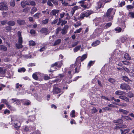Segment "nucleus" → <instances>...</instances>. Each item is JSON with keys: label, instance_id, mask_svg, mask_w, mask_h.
<instances>
[{"label": "nucleus", "instance_id": "obj_52", "mask_svg": "<svg viewBox=\"0 0 134 134\" xmlns=\"http://www.w3.org/2000/svg\"><path fill=\"white\" fill-rule=\"evenodd\" d=\"M5 87V85H3L2 84H0V91L3 90V88H4Z\"/></svg>", "mask_w": 134, "mask_h": 134}, {"label": "nucleus", "instance_id": "obj_17", "mask_svg": "<svg viewBox=\"0 0 134 134\" xmlns=\"http://www.w3.org/2000/svg\"><path fill=\"white\" fill-rule=\"evenodd\" d=\"M40 32L42 34L46 33V34H47L48 32V30L46 28H43L41 30Z\"/></svg>", "mask_w": 134, "mask_h": 134}, {"label": "nucleus", "instance_id": "obj_9", "mask_svg": "<svg viewBox=\"0 0 134 134\" xmlns=\"http://www.w3.org/2000/svg\"><path fill=\"white\" fill-rule=\"evenodd\" d=\"M53 93L54 94H58L60 92L61 89L57 87H54L53 88Z\"/></svg>", "mask_w": 134, "mask_h": 134}, {"label": "nucleus", "instance_id": "obj_37", "mask_svg": "<svg viewBox=\"0 0 134 134\" xmlns=\"http://www.w3.org/2000/svg\"><path fill=\"white\" fill-rule=\"evenodd\" d=\"M29 5H31L32 6H35L36 4L35 2L34 1H31L29 3Z\"/></svg>", "mask_w": 134, "mask_h": 134}, {"label": "nucleus", "instance_id": "obj_5", "mask_svg": "<svg viewBox=\"0 0 134 134\" xmlns=\"http://www.w3.org/2000/svg\"><path fill=\"white\" fill-rule=\"evenodd\" d=\"M8 9L7 5L4 2H0V10H6Z\"/></svg>", "mask_w": 134, "mask_h": 134}, {"label": "nucleus", "instance_id": "obj_10", "mask_svg": "<svg viewBox=\"0 0 134 134\" xmlns=\"http://www.w3.org/2000/svg\"><path fill=\"white\" fill-rule=\"evenodd\" d=\"M121 78L123 80L125 81L126 82L128 83L130 81H131V80L128 77L126 76H123Z\"/></svg>", "mask_w": 134, "mask_h": 134}, {"label": "nucleus", "instance_id": "obj_24", "mask_svg": "<svg viewBox=\"0 0 134 134\" xmlns=\"http://www.w3.org/2000/svg\"><path fill=\"white\" fill-rule=\"evenodd\" d=\"M124 57L126 59L130 60L131 59V57L127 53H125L124 54Z\"/></svg>", "mask_w": 134, "mask_h": 134}, {"label": "nucleus", "instance_id": "obj_33", "mask_svg": "<svg viewBox=\"0 0 134 134\" xmlns=\"http://www.w3.org/2000/svg\"><path fill=\"white\" fill-rule=\"evenodd\" d=\"M114 30L116 31V33H119L121 31L122 29L121 27H117L114 29Z\"/></svg>", "mask_w": 134, "mask_h": 134}, {"label": "nucleus", "instance_id": "obj_54", "mask_svg": "<svg viewBox=\"0 0 134 134\" xmlns=\"http://www.w3.org/2000/svg\"><path fill=\"white\" fill-rule=\"evenodd\" d=\"M30 103L31 102L29 100H27L24 103V105H28L30 104Z\"/></svg>", "mask_w": 134, "mask_h": 134}, {"label": "nucleus", "instance_id": "obj_29", "mask_svg": "<svg viewBox=\"0 0 134 134\" xmlns=\"http://www.w3.org/2000/svg\"><path fill=\"white\" fill-rule=\"evenodd\" d=\"M81 47V45L78 46L74 49V52H76L79 50H80Z\"/></svg>", "mask_w": 134, "mask_h": 134}, {"label": "nucleus", "instance_id": "obj_58", "mask_svg": "<svg viewBox=\"0 0 134 134\" xmlns=\"http://www.w3.org/2000/svg\"><path fill=\"white\" fill-rule=\"evenodd\" d=\"M92 113H94L96 112H97L98 111V110L96 109V108L95 107H94L92 109Z\"/></svg>", "mask_w": 134, "mask_h": 134}, {"label": "nucleus", "instance_id": "obj_23", "mask_svg": "<svg viewBox=\"0 0 134 134\" xmlns=\"http://www.w3.org/2000/svg\"><path fill=\"white\" fill-rule=\"evenodd\" d=\"M7 50V48L5 46L3 45H0V50L6 51Z\"/></svg>", "mask_w": 134, "mask_h": 134}, {"label": "nucleus", "instance_id": "obj_22", "mask_svg": "<svg viewBox=\"0 0 134 134\" xmlns=\"http://www.w3.org/2000/svg\"><path fill=\"white\" fill-rule=\"evenodd\" d=\"M97 6L96 7V8L97 9H99L101 7H103V6L102 7V4L100 2V1L97 3Z\"/></svg>", "mask_w": 134, "mask_h": 134}, {"label": "nucleus", "instance_id": "obj_31", "mask_svg": "<svg viewBox=\"0 0 134 134\" xmlns=\"http://www.w3.org/2000/svg\"><path fill=\"white\" fill-rule=\"evenodd\" d=\"M61 42V40L60 39H58L53 44V46H55L59 44Z\"/></svg>", "mask_w": 134, "mask_h": 134}, {"label": "nucleus", "instance_id": "obj_56", "mask_svg": "<svg viewBox=\"0 0 134 134\" xmlns=\"http://www.w3.org/2000/svg\"><path fill=\"white\" fill-rule=\"evenodd\" d=\"M89 86V84L88 83L86 84L85 85H84L83 86V88L84 89H86L88 88Z\"/></svg>", "mask_w": 134, "mask_h": 134}, {"label": "nucleus", "instance_id": "obj_6", "mask_svg": "<svg viewBox=\"0 0 134 134\" xmlns=\"http://www.w3.org/2000/svg\"><path fill=\"white\" fill-rule=\"evenodd\" d=\"M57 63L56 62L52 64L51 67V69L48 70L49 72H52L54 71L57 68H54V67L56 66L57 67Z\"/></svg>", "mask_w": 134, "mask_h": 134}, {"label": "nucleus", "instance_id": "obj_55", "mask_svg": "<svg viewBox=\"0 0 134 134\" xmlns=\"http://www.w3.org/2000/svg\"><path fill=\"white\" fill-rule=\"evenodd\" d=\"M94 64V62L92 61H90L88 64V66L90 67Z\"/></svg>", "mask_w": 134, "mask_h": 134}, {"label": "nucleus", "instance_id": "obj_46", "mask_svg": "<svg viewBox=\"0 0 134 134\" xmlns=\"http://www.w3.org/2000/svg\"><path fill=\"white\" fill-rule=\"evenodd\" d=\"M126 39V37H122L121 38V41L122 43H124L125 42Z\"/></svg>", "mask_w": 134, "mask_h": 134}, {"label": "nucleus", "instance_id": "obj_11", "mask_svg": "<svg viewBox=\"0 0 134 134\" xmlns=\"http://www.w3.org/2000/svg\"><path fill=\"white\" fill-rule=\"evenodd\" d=\"M20 4L21 6L23 8H24L26 5H29V3L25 1L21 2Z\"/></svg>", "mask_w": 134, "mask_h": 134}, {"label": "nucleus", "instance_id": "obj_13", "mask_svg": "<svg viewBox=\"0 0 134 134\" xmlns=\"http://www.w3.org/2000/svg\"><path fill=\"white\" fill-rule=\"evenodd\" d=\"M119 98L125 101L126 102H128L129 100V99L128 97L123 95L120 96L119 97Z\"/></svg>", "mask_w": 134, "mask_h": 134}, {"label": "nucleus", "instance_id": "obj_26", "mask_svg": "<svg viewBox=\"0 0 134 134\" xmlns=\"http://www.w3.org/2000/svg\"><path fill=\"white\" fill-rule=\"evenodd\" d=\"M7 24L9 25L13 26L15 25V23L13 21H10L8 22Z\"/></svg>", "mask_w": 134, "mask_h": 134}, {"label": "nucleus", "instance_id": "obj_41", "mask_svg": "<svg viewBox=\"0 0 134 134\" xmlns=\"http://www.w3.org/2000/svg\"><path fill=\"white\" fill-rule=\"evenodd\" d=\"M5 73V71L2 68L0 67V74H4Z\"/></svg>", "mask_w": 134, "mask_h": 134}, {"label": "nucleus", "instance_id": "obj_61", "mask_svg": "<svg viewBox=\"0 0 134 134\" xmlns=\"http://www.w3.org/2000/svg\"><path fill=\"white\" fill-rule=\"evenodd\" d=\"M30 33L32 34H35L36 33V31L34 30L31 29L30 30Z\"/></svg>", "mask_w": 134, "mask_h": 134}, {"label": "nucleus", "instance_id": "obj_47", "mask_svg": "<svg viewBox=\"0 0 134 134\" xmlns=\"http://www.w3.org/2000/svg\"><path fill=\"white\" fill-rule=\"evenodd\" d=\"M85 16V14L84 13V12H83V13H81L80 14V18L81 19H83L84 17Z\"/></svg>", "mask_w": 134, "mask_h": 134}, {"label": "nucleus", "instance_id": "obj_30", "mask_svg": "<svg viewBox=\"0 0 134 134\" xmlns=\"http://www.w3.org/2000/svg\"><path fill=\"white\" fill-rule=\"evenodd\" d=\"M112 24V23L111 22L105 24V29H106L108 28L111 26Z\"/></svg>", "mask_w": 134, "mask_h": 134}, {"label": "nucleus", "instance_id": "obj_16", "mask_svg": "<svg viewBox=\"0 0 134 134\" xmlns=\"http://www.w3.org/2000/svg\"><path fill=\"white\" fill-rule=\"evenodd\" d=\"M119 111L125 115H127L129 113V111L124 110L122 109H119Z\"/></svg>", "mask_w": 134, "mask_h": 134}, {"label": "nucleus", "instance_id": "obj_57", "mask_svg": "<svg viewBox=\"0 0 134 134\" xmlns=\"http://www.w3.org/2000/svg\"><path fill=\"white\" fill-rule=\"evenodd\" d=\"M101 98L102 99H104L105 100H108L109 101H110V99H108L107 97H105V96H100Z\"/></svg>", "mask_w": 134, "mask_h": 134}, {"label": "nucleus", "instance_id": "obj_62", "mask_svg": "<svg viewBox=\"0 0 134 134\" xmlns=\"http://www.w3.org/2000/svg\"><path fill=\"white\" fill-rule=\"evenodd\" d=\"M47 4L49 6H51L52 7H53V5L52 3L51 2L48 1L47 2Z\"/></svg>", "mask_w": 134, "mask_h": 134}, {"label": "nucleus", "instance_id": "obj_1", "mask_svg": "<svg viewBox=\"0 0 134 134\" xmlns=\"http://www.w3.org/2000/svg\"><path fill=\"white\" fill-rule=\"evenodd\" d=\"M113 9L111 8L108 9L104 15V17L106 18L107 21H111L113 19V15L115 13L113 12Z\"/></svg>", "mask_w": 134, "mask_h": 134}, {"label": "nucleus", "instance_id": "obj_15", "mask_svg": "<svg viewBox=\"0 0 134 134\" xmlns=\"http://www.w3.org/2000/svg\"><path fill=\"white\" fill-rule=\"evenodd\" d=\"M83 12L85 14V16L86 17H88L90 14H91L92 13H93L92 12L88 10H87L86 11H85Z\"/></svg>", "mask_w": 134, "mask_h": 134}, {"label": "nucleus", "instance_id": "obj_12", "mask_svg": "<svg viewBox=\"0 0 134 134\" xmlns=\"http://www.w3.org/2000/svg\"><path fill=\"white\" fill-rule=\"evenodd\" d=\"M59 11L58 10L53 9L51 11L50 13V15H51L56 16L57 14H58Z\"/></svg>", "mask_w": 134, "mask_h": 134}, {"label": "nucleus", "instance_id": "obj_60", "mask_svg": "<svg viewBox=\"0 0 134 134\" xmlns=\"http://www.w3.org/2000/svg\"><path fill=\"white\" fill-rule=\"evenodd\" d=\"M126 8L127 9H132L134 7L132 5H129L127 6Z\"/></svg>", "mask_w": 134, "mask_h": 134}, {"label": "nucleus", "instance_id": "obj_27", "mask_svg": "<svg viewBox=\"0 0 134 134\" xmlns=\"http://www.w3.org/2000/svg\"><path fill=\"white\" fill-rule=\"evenodd\" d=\"M35 116L34 115H32L30 116L29 120L31 122H33L35 120Z\"/></svg>", "mask_w": 134, "mask_h": 134}, {"label": "nucleus", "instance_id": "obj_38", "mask_svg": "<svg viewBox=\"0 0 134 134\" xmlns=\"http://www.w3.org/2000/svg\"><path fill=\"white\" fill-rule=\"evenodd\" d=\"M87 55L86 54L83 55L81 58L82 61L85 59L87 57Z\"/></svg>", "mask_w": 134, "mask_h": 134}, {"label": "nucleus", "instance_id": "obj_2", "mask_svg": "<svg viewBox=\"0 0 134 134\" xmlns=\"http://www.w3.org/2000/svg\"><path fill=\"white\" fill-rule=\"evenodd\" d=\"M9 124H12L17 130L19 129L21 125L20 122L15 119L14 116L11 117V122L9 123Z\"/></svg>", "mask_w": 134, "mask_h": 134}, {"label": "nucleus", "instance_id": "obj_53", "mask_svg": "<svg viewBox=\"0 0 134 134\" xmlns=\"http://www.w3.org/2000/svg\"><path fill=\"white\" fill-rule=\"evenodd\" d=\"M16 88H19L22 87V85L21 84H19V83H17L16 85Z\"/></svg>", "mask_w": 134, "mask_h": 134}, {"label": "nucleus", "instance_id": "obj_20", "mask_svg": "<svg viewBox=\"0 0 134 134\" xmlns=\"http://www.w3.org/2000/svg\"><path fill=\"white\" fill-rule=\"evenodd\" d=\"M124 92L120 90H118L115 92V94L120 96H122L124 94Z\"/></svg>", "mask_w": 134, "mask_h": 134}, {"label": "nucleus", "instance_id": "obj_45", "mask_svg": "<svg viewBox=\"0 0 134 134\" xmlns=\"http://www.w3.org/2000/svg\"><path fill=\"white\" fill-rule=\"evenodd\" d=\"M32 76L33 79L36 80H37L38 79L37 75L35 73L33 74Z\"/></svg>", "mask_w": 134, "mask_h": 134}, {"label": "nucleus", "instance_id": "obj_39", "mask_svg": "<svg viewBox=\"0 0 134 134\" xmlns=\"http://www.w3.org/2000/svg\"><path fill=\"white\" fill-rule=\"evenodd\" d=\"M5 29L7 30V32L10 31L12 30V27L9 26H7L5 27Z\"/></svg>", "mask_w": 134, "mask_h": 134}, {"label": "nucleus", "instance_id": "obj_36", "mask_svg": "<svg viewBox=\"0 0 134 134\" xmlns=\"http://www.w3.org/2000/svg\"><path fill=\"white\" fill-rule=\"evenodd\" d=\"M127 96L130 98L133 97L134 95L133 93L131 92H130L127 93Z\"/></svg>", "mask_w": 134, "mask_h": 134}, {"label": "nucleus", "instance_id": "obj_21", "mask_svg": "<svg viewBox=\"0 0 134 134\" xmlns=\"http://www.w3.org/2000/svg\"><path fill=\"white\" fill-rule=\"evenodd\" d=\"M126 127L125 125H119V126H116L115 127V129H120V128H123Z\"/></svg>", "mask_w": 134, "mask_h": 134}, {"label": "nucleus", "instance_id": "obj_14", "mask_svg": "<svg viewBox=\"0 0 134 134\" xmlns=\"http://www.w3.org/2000/svg\"><path fill=\"white\" fill-rule=\"evenodd\" d=\"M17 23L20 25H24L25 24V21L23 20L19 19L16 21Z\"/></svg>", "mask_w": 134, "mask_h": 134}, {"label": "nucleus", "instance_id": "obj_40", "mask_svg": "<svg viewBox=\"0 0 134 134\" xmlns=\"http://www.w3.org/2000/svg\"><path fill=\"white\" fill-rule=\"evenodd\" d=\"M29 44L30 46H34L36 44L34 41L31 40L29 41Z\"/></svg>", "mask_w": 134, "mask_h": 134}, {"label": "nucleus", "instance_id": "obj_8", "mask_svg": "<svg viewBox=\"0 0 134 134\" xmlns=\"http://www.w3.org/2000/svg\"><path fill=\"white\" fill-rule=\"evenodd\" d=\"M82 60L81 58V57L79 56L77 58L76 62L75 64L78 66L80 64V65L79 66L80 67L81 65V62L82 61Z\"/></svg>", "mask_w": 134, "mask_h": 134}, {"label": "nucleus", "instance_id": "obj_51", "mask_svg": "<svg viewBox=\"0 0 134 134\" xmlns=\"http://www.w3.org/2000/svg\"><path fill=\"white\" fill-rule=\"evenodd\" d=\"M123 70H124L125 71H126V72H127L128 73L130 71V70L125 66H124L123 67Z\"/></svg>", "mask_w": 134, "mask_h": 134}, {"label": "nucleus", "instance_id": "obj_64", "mask_svg": "<svg viewBox=\"0 0 134 134\" xmlns=\"http://www.w3.org/2000/svg\"><path fill=\"white\" fill-rule=\"evenodd\" d=\"M128 74L131 77L134 76V73L130 71Z\"/></svg>", "mask_w": 134, "mask_h": 134}, {"label": "nucleus", "instance_id": "obj_4", "mask_svg": "<svg viewBox=\"0 0 134 134\" xmlns=\"http://www.w3.org/2000/svg\"><path fill=\"white\" fill-rule=\"evenodd\" d=\"M120 88L122 90H130L131 89L130 87L128 84L125 83H122L120 84Z\"/></svg>", "mask_w": 134, "mask_h": 134}, {"label": "nucleus", "instance_id": "obj_63", "mask_svg": "<svg viewBox=\"0 0 134 134\" xmlns=\"http://www.w3.org/2000/svg\"><path fill=\"white\" fill-rule=\"evenodd\" d=\"M18 42L19 43L22 44L23 43V39L22 37L18 38Z\"/></svg>", "mask_w": 134, "mask_h": 134}, {"label": "nucleus", "instance_id": "obj_50", "mask_svg": "<svg viewBox=\"0 0 134 134\" xmlns=\"http://www.w3.org/2000/svg\"><path fill=\"white\" fill-rule=\"evenodd\" d=\"M41 14L40 13H37L35 14L33 16L35 18H39V16Z\"/></svg>", "mask_w": 134, "mask_h": 134}, {"label": "nucleus", "instance_id": "obj_49", "mask_svg": "<svg viewBox=\"0 0 134 134\" xmlns=\"http://www.w3.org/2000/svg\"><path fill=\"white\" fill-rule=\"evenodd\" d=\"M1 24L2 25H4L7 24V20H4L1 21Z\"/></svg>", "mask_w": 134, "mask_h": 134}, {"label": "nucleus", "instance_id": "obj_19", "mask_svg": "<svg viewBox=\"0 0 134 134\" xmlns=\"http://www.w3.org/2000/svg\"><path fill=\"white\" fill-rule=\"evenodd\" d=\"M37 9L36 7H33L32 8L30 13L31 14H33L35 12L37 11Z\"/></svg>", "mask_w": 134, "mask_h": 134}, {"label": "nucleus", "instance_id": "obj_25", "mask_svg": "<svg viewBox=\"0 0 134 134\" xmlns=\"http://www.w3.org/2000/svg\"><path fill=\"white\" fill-rule=\"evenodd\" d=\"M31 8L29 7H27L24 9L23 10V12L27 13L30 11Z\"/></svg>", "mask_w": 134, "mask_h": 134}, {"label": "nucleus", "instance_id": "obj_59", "mask_svg": "<svg viewBox=\"0 0 134 134\" xmlns=\"http://www.w3.org/2000/svg\"><path fill=\"white\" fill-rule=\"evenodd\" d=\"M125 119L128 120H132V119L130 117L127 116H125L124 117Z\"/></svg>", "mask_w": 134, "mask_h": 134}, {"label": "nucleus", "instance_id": "obj_43", "mask_svg": "<svg viewBox=\"0 0 134 134\" xmlns=\"http://www.w3.org/2000/svg\"><path fill=\"white\" fill-rule=\"evenodd\" d=\"M108 81L111 83H113L115 82V80L112 78H109L108 80Z\"/></svg>", "mask_w": 134, "mask_h": 134}, {"label": "nucleus", "instance_id": "obj_28", "mask_svg": "<svg viewBox=\"0 0 134 134\" xmlns=\"http://www.w3.org/2000/svg\"><path fill=\"white\" fill-rule=\"evenodd\" d=\"M100 43V41H97L92 43V46L95 47L99 44Z\"/></svg>", "mask_w": 134, "mask_h": 134}, {"label": "nucleus", "instance_id": "obj_7", "mask_svg": "<svg viewBox=\"0 0 134 134\" xmlns=\"http://www.w3.org/2000/svg\"><path fill=\"white\" fill-rule=\"evenodd\" d=\"M69 26L68 25H65L62 30L61 33L63 35L65 34L67 32Z\"/></svg>", "mask_w": 134, "mask_h": 134}, {"label": "nucleus", "instance_id": "obj_3", "mask_svg": "<svg viewBox=\"0 0 134 134\" xmlns=\"http://www.w3.org/2000/svg\"><path fill=\"white\" fill-rule=\"evenodd\" d=\"M74 68H75V71H73V73L74 74L76 73L79 72V70L80 69V66H78L77 65L75 64L70 65V67L69 69V70L72 72L74 70Z\"/></svg>", "mask_w": 134, "mask_h": 134}, {"label": "nucleus", "instance_id": "obj_18", "mask_svg": "<svg viewBox=\"0 0 134 134\" xmlns=\"http://www.w3.org/2000/svg\"><path fill=\"white\" fill-rule=\"evenodd\" d=\"M2 102L6 104L7 107L9 108H11V106L8 104L7 100L5 99H2Z\"/></svg>", "mask_w": 134, "mask_h": 134}, {"label": "nucleus", "instance_id": "obj_48", "mask_svg": "<svg viewBox=\"0 0 134 134\" xmlns=\"http://www.w3.org/2000/svg\"><path fill=\"white\" fill-rule=\"evenodd\" d=\"M61 30V28L60 27H59L56 30V33L57 34L59 33V32Z\"/></svg>", "mask_w": 134, "mask_h": 134}, {"label": "nucleus", "instance_id": "obj_44", "mask_svg": "<svg viewBox=\"0 0 134 134\" xmlns=\"http://www.w3.org/2000/svg\"><path fill=\"white\" fill-rule=\"evenodd\" d=\"M26 69L24 68H21L20 69H19L18 70V71L19 72H24L25 71Z\"/></svg>", "mask_w": 134, "mask_h": 134}, {"label": "nucleus", "instance_id": "obj_34", "mask_svg": "<svg viewBox=\"0 0 134 134\" xmlns=\"http://www.w3.org/2000/svg\"><path fill=\"white\" fill-rule=\"evenodd\" d=\"M56 62L57 63V67L58 68H60L63 65V63L62 61Z\"/></svg>", "mask_w": 134, "mask_h": 134}, {"label": "nucleus", "instance_id": "obj_35", "mask_svg": "<svg viewBox=\"0 0 134 134\" xmlns=\"http://www.w3.org/2000/svg\"><path fill=\"white\" fill-rule=\"evenodd\" d=\"M16 48L18 49H20L22 48L23 46L22 44L19 43H16Z\"/></svg>", "mask_w": 134, "mask_h": 134}, {"label": "nucleus", "instance_id": "obj_42", "mask_svg": "<svg viewBox=\"0 0 134 134\" xmlns=\"http://www.w3.org/2000/svg\"><path fill=\"white\" fill-rule=\"evenodd\" d=\"M111 109L110 108H109L108 107H106L102 108V110H103V112H104L106 110L108 111L111 110Z\"/></svg>", "mask_w": 134, "mask_h": 134}, {"label": "nucleus", "instance_id": "obj_32", "mask_svg": "<svg viewBox=\"0 0 134 134\" xmlns=\"http://www.w3.org/2000/svg\"><path fill=\"white\" fill-rule=\"evenodd\" d=\"M10 5L12 7H14L15 6V0H11L10 2Z\"/></svg>", "mask_w": 134, "mask_h": 134}]
</instances>
